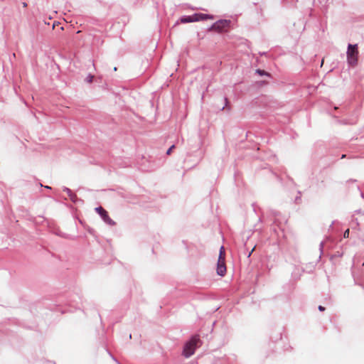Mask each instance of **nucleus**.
I'll return each instance as SVG.
<instances>
[{
  "instance_id": "f257e3e1",
  "label": "nucleus",
  "mask_w": 364,
  "mask_h": 364,
  "mask_svg": "<svg viewBox=\"0 0 364 364\" xmlns=\"http://www.w3.org/2000/svg\"><path fill=\"white\" fill-rule=\"evenodd\" d=\"M200 343V338L198 336H194L191 338V339L188 341L184 347L183 350V355L186 358H189L192 355L194 354L195 350L197 347H198Z\"/></svg>"
},
{
  "instance_id": "f03ea898",
  "label": "nucleus",
  "mask_w": 364,
  "mask_h": 364,
  "mask_svg": "<svg viewBox=\"0 0 364 364\" xmlns=\"http://www.w3.org/2000/svg\"><path fill=\"white\" fill-rule=\"evenodd\" d=\"M213 18L214 16L213 15L196 13L193 14L192 16H183L181 18L180 21L183 23H186Z\"/></svg>"
},
{
  "instance_id": "7ed1b4c3",
  "label": "nucleus",
  "mask_w": 364,
  "mask_h": 364,
  "mask_svg": "<svg viewBox=\"0 0 364 364\" xmlns=\"http://www.w3.org/2000/svg\"><path fill=\"white\" fill-rule=\"evenodd\" d=\"M346 54L348 63L352 66L356 65L358 58V45L348 44Z\"/></svg>"
},
{
  "instance_id": "20e7f679",
  "label": "nucleus",
  "mask_w": 364,
  "mask_h": 364,
  "mask_svg": "<svg viewBox=\"0 0 364 364\" xmlns=\"http://www.w3.org/2000/svg\"><path fill=\"white\" fill-rule=\"evenodd\" d=\"M225 249L222 246L220 249V255L217 265V273L220 276H224L226 273V267L225 264Z\"/></svg>"
},
{
  "instance_id": "39448f33",
  "label": "nucleus",
  "mask_w": 364,
  "mask_h": 364,
  "mask_svg": "<svg viewBox=\"0 0 364 364\" xmlns=\"http://www.w3.org/2000/svg\"><path fill=\"white\" fill-rule=\"evenodd\" d=\"M230 25V20H219V21H217L216 22H215L210 29L211 30H215L218 32H223L224 31L226 28H228Z\"/></svg>"
},
{
  "instance_id": "423d86ee",
  "label": "nucleus",
  "mask_w": 364,
  "mask_h": 364,
  "mask_svg": "<svg viewBox=\"0 0 364 364\" xmlns=\"http://www.w3.org/2000/svg\"><path fill=\"white\" fill-rule=\"evenodd\" d=\"M95 211L100 215L102 219L108 225H114L115 223L109 218L107 212L101 206L97 207Z\"/></svg>"
},
{
  "instance_id": "0eeeda50",
  "label": "nucleus",
  "mask_w": 364,
  "mask_h": 364,
  "mask_svg": "<svg viewBox=\"0 0 364 364\" xmlns=\"http://www.w3.org/2000/svg\"><path fill=\"white\" fill-rule=\"evenodd\" d=\"M64 191H65L68 196L70 197V198L74 201L75 200V198H76V195L74 194L70 189H69L68 188H64L63 189Z\"/></svg>"
},
{
  "instance_id": "6e6552de",
  "label": "nucleus",
  "mask_w": 364,
  "mask_h": 364,
  "mask_svg": "<svg viewBox=\"0 0 364 364\" xmlns=\"http://www.w3.org/2000/svg\"><path fill=\"white\" fill-rule=\"evenodd\" d=\"M256 73H258L259 75L269 76V74L263 70L257 69L256 70Z\"/></svg>"
},
{
  "instance_id": "1a4fd4ad",
  "label": "nucleus",
  "mask_w": 364,
  "mask_h": 364,
  "mask_svg": "<svg viewBox=\"0 0 364 364\" xmlns=\"http://www.w3.org/2000/svg\"><path fill=\"white\" fill-rule=\"evenodd\" d=\"M93 78H94V76H93L92 75H91V74H89V75L87 76V77H86V79H85V81H86L87 82H88V83H90V82H92Z\"/></svg>"
},
{
  "instance_id": "9d476101",
  "label": "nucleus",
  "mask_w": 364,
  "mask_h": 364,
  "mask_svg": "<svg viewBox=\"0 0 364 364\" xmlns=\"http://www.w3.org/2000/svg\"><path fill=\"white\" fill-rule=\"evenodd\" d=\"M343 237H344L345 238H347V237H349V230H348V229H347V230L344 232V233H343Z\"/></svg>"
},
{
  "instance_id": "9b49d317",
  "label": "nucleus",
  "mask_w": 364,
  "mask_h": 364,
  "mask_svg": "<svg viewBox=\"0 0 364 364\" xmlns=\"http://www.w3.org/2000/svg\"><path fill=\"white\" fill-rule=\"evenodd\" d=\"M175 147V145H172L166 151V154L168 155L171 154V151L173 150V149H174Z\"/></svg>"
},
{
  "instance_id": "f8f14e48",
  "label": "nucleus",
  "mask_w": 364,
  "mask_h": 364,
  "mask_svg": "<svg viewBox=\"0 0 364 364\" xmlns=\"http://www.w3.org/2000/svg\"><path fill=\"white\" fill-rule=\"evenodd\" d=\"M318 310H319L320 311H324V310H325V308H324L323 306H318Z\"/></svg>"
},
{
  "instance_id": "ddd939ff",
  "label": "nucleus",
  "mask_w": 364,
  "mask_h": 364,
  "mask_svg": "<svg viewBox=\"0 0 364 364\" xmlns=\"http://www.w3.org/2000/svg\"><path fill=\"white\" fill-rule=\"evenodd\" d=\"M323 248V242H321L320 243V250H321V251H322Z\"/></svg>"
},
{
  "instance_id": "4468645a",
  "label": "nucleus",
  "mask_w": 364,
  "mask_h": 364,
  "mask_svg": "<svg viewBox=\"0 0 364 364\" xmlns=\"http://www.w3.org/2000/svg\"><path fill=\"white\" fill-rule=\"evenodd\" d=\"M225 106H227L228 103V100L227 97H225Z\"/></svg>"
},
{
  "instance_id": "2eb2a0df",
  "label": "nucleus",
  "mask_w": 364,
  "mask_h": 364,
  "mask_svg": "<svg viewBox=\"0 0 364 364\" xmlns=\"http://www.w3.org/2000/svg\"><path fill=\"white\" fill-rule=\"evenodd\" d=\"M255 250V247L251 250V252L249 253L248 255V257H250L251 254L252 253V252L254 251Z\"/></svg>"
},
{
  "instance_id": "dca6fc26",
  "label": "nucleus",
  "mask_w": 364,
  "mask_h": 364,
  "mask_svg": "<svg viewBox=\"0 0 364 364\" xmlns=\"http://www.w3.org/2000/svg\"><path fill=\"white\" fill-rule=\"evenodd\" d=\"M23 7H26L27 6V4L26 3H23Z\"/></svg>"
}]
</instances>
